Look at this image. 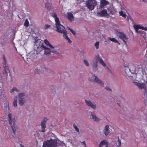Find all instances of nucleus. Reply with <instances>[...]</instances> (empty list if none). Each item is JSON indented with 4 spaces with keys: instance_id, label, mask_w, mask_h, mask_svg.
Wrapping results in <instances>:
<instances>
[{
    "instance_id": "13",
    "label": "nucleus",
    "mask_w": 147,
    "mask_h": 147,
    "mask_svg": "<svg viewBox=\"0 0 147 147\" xmlns=\"http://www.w3.org/2000/svg\"><path fill=\"white\" fill-rule=\"evenodd\" d=\"M109 126L108 125H106L104 129L103 132L104 134L106 136L110 132L109 129Z\"/></svg>"
},
{
    "instance_id": "8",
    "label": "nucleus",
    "mask_w": 147,
    "mask_h": 147,
    "mask_svg": "<svg viewBox=\"0 0 147 147\" xmlns=\"http://www.w3.org/2000/svg\"><path fill=\"white\" fill-rule=\"evenodd\" d=\"M85 102L87 105L90 107L94 109H95L96 108V105L95 104H93L90 100H85Z\"/></svg>"
},
{
    "instance_id": "44",
    "label": "nucleus",
    "mask_w": 147,
    "mask_h": 147,
    "mask_svg": "<svg viewBox=\"0 0 147 147\" xmlns=\"http://www.w3.org/2000/svg\"><path fill=\"white\" fill-rule=\"evenodd\" d=\"M3 87V83L1 82H0V90H1Z\"/></svg>"
},
{
    "instance_id": "34",
    "label": "nucleus",
    "mask_w": 147,
    "mask_h": 147,
    "mask_svg": "<svg viewBox=\"0 0 147 147\" xmlns=\"http://www.w3.org/2000/svg\"><path fill=\"white\" fill-rule=\"evenodd\" d=\"M97 63H94L92 66V67H93V68L94 69V68H96V69H96V70H97L96 69H97Z\"/></svg>"
},
{
    "instance_id": "35",
    "label": "nucleus",
    "mask_w": 147,
    "mask_h": 147,
    "mask_svg": "<svg viewBox=\"0 0 147 147\" xmlns=\"http://www.w3.org/2000/svg\"><path fill=\"white\" fill-rule=\"evenodd\" d=\"M95 47H96V49H98V47L99 46V42H96L94 45Z\"/></svg>"
},
{
    "instance_id": "40",
    "label": "nucleus",
    "mask_w": 147,
    "mask_h": 147,
    "mask_svg": "<svg viewBox=\"0 0 147 147\" xmlns=\"http://www.w3.org/2000/svg\"><path fill=\"white\" fill-rule=\"evenodd\" d=\"M140 29H141L143 30H144L145 31L147 30V28L146 27H144L143 26H140Z\"/></svg>"
},
{
    "instance_id": "12",
    "label": "nucleus",
    "mask_w": 147,
    "mask_h": 147,
    "mask_svg": "<svg viewBox=\"0 0 147 147\" xmlns=\"http://www.w3.org/2000/svg\"><path fill=\"white\" fill-rule=\"evenodd\" d=\"M109 3V2L108 1H106V0H101L100 5V7L102 8L104 6L108 4Z\"/></svg>"
},
{
    "instance_id": "50",
    "label": "nucleus",
    "mask_w": 147,
    "mask_h": 147,
    "mask_svg": "<svg viewBox=\"0 0 147 147\" xmlns=\"http://www.w3.org/2000/svg\"><path fill=\"white\" fill-rule=\"evenodd\" d=\"M61 113L60 112H59V111H58V113Z\"/></svg>"
},
{
    "instance_id": "51",
    "label": "nucleus",
    "mask_w": 147,
    "mask_h": 147,
    "mask_svg": "<svg viewBox=\"0 0 147 147\" xmlns=\"http://www.w3.org/2000/svg\"><path fill=\"white\" fill-rule=\"evenodd\" d=\"M105 147H108V145H107Z\"/></svg>"
},
{
    "instance_id": "7",
    "label": "nucleus",
    "mask_w": 147,
    "mask_h": 147,
    "mask_svg": "<svg viewBox=\"0 0 147 147\" xmlns=\"http://www.w3.org/2000/svg\"><path fill=\"white\" fill-rule=\"evenodd\" d=\"M117 35L119 38L122 40L124 44H126V41L128 39L127 36L122 32H118Z\"/></svg>"
},
{
    "instance_id": "21",
    "label": "nucleus",
    "mask_w": 147,
    "mask_h": 147,
    "mask_svg": "<svg viewBox=\"0 0 147 147\" xmlns=\"http://www.w3.org/2000/svg\"><path fill=\"white\" fill-rule=\"evenodd\" d=\"M108 38L113 42L115 43H118L119 45L120 44V43L118 42V41L115 38H111L109 37H108Z\"/></svg>"
},
{
    "instance_id": "22",
    "label": "nucleus",
    "mask_w": 147,
    "mask_h": 147,
    "mask_svg": "<svg viewBox=\"0 0 147 147\" xmlns=\"http://www.w3.org/2000/svg\"><path fill=\"white\" fill-rule=\"evenodd\" d=\"M44 42L50 48H53V46L49 43L47 40L45 39L44 40Z\"/></svg>"
},
{
    "instance_id": "25",
    "label": "nucleus",
    "mask_w": 147,
    "mask_h": 147,
    "mask_svg": "<svg viewBox=\"0 0 147 147\" xmlns=\"http://www.w3.org/2000/svg\"><path fill=\"white\" fill-rule=\"evenodd\" d=\"M120 16H122V17L125 18L126 17V15L125 13H124L122 11H121L119 12Z\"/></svg>"
},
{
    "instance_id": "4",
    "label": "nucleus",
    "mask_w": 147,
    "mask_h": 147,
    "mask_svg": "<svg viewBox=\"0 0 147 147\" xmlns=\"http://www.w3.org/2000/svg\"><path fill=\"white\" fill-rule=\"evenodd\" d=\"M97 4V2L96 0H87L85 3V5L91 11L94 9Z\"/></svg>"
},
{
    "instance_id": "45",
    "label": "nucleus",
    "mask_w": 147,
    "mask_h": 147,
    "mask_svg": "<svg viewBox=\"0 0 147 147\" xmlns=\"http://www.w3.org/2000/svg\"><path fill=\"white\" fill-rule=\"evenodd\" d=\"M105 89L108 91L110 90L111 91V90L110 89L109 87H106Z\"/></svg>"
},
{
    "instance_id": "11",
    "label": "nucleus",
    "mask_w": 147,
    "mask_h": 147,
    "mask_svg": "<svg viewBox=\"0 0 147 147\" xmlns=\"http://www.w3.org/2000/svg\"><path fill=\"white\" fill-rule=\"evenodd\" d=\"M98 14L101 17L106 16L108 15L107 11L106 9H104L102 11L98 12Z\"/></svg>"
},
{
    "instance_id": "43",
    "label": "nucleus",
    "mask_w": 147,
    "mask_h": 147,
    "mask_svg": "<svg viewBox=\"0 0 147 147\" xmlns=\"http://www.w3.org/2000/svg\"><path fill=\"white\" fill-rule=\"evenodd\" d=\"M81 143H82V144L83 145L85 146V147H87V146L86 145L85 142V141L81 142Z\"/></svg>"
},
{
    "instance_id": "33",
    "label": "nucleus",
    "mask_w": 147,
    "mask_h": 147,
    "mask_svg": "<svg viewBox=\"0 0 147 147\" xmlns=\"http://www.w3.org/2000/svg\"><path fill=\"white\" fill-rule=\"evenodd\" d=\"M48 120V119L46 117H44L42 120V121L41 123H45Z\"/></svg>"
},
{
    "instance_id": "16",
    "label": "nucleus",
    "mask_w": 147,
    "mask_h": 147,
    "mask_svg": "<svg viewBox=\"0 0 147 147\" xmlns=\"http://www.w3.org/2000/svg\"><path fill=\"white\" fill-rule=\"evenodd\" d=\"M90 113L92 117V119L94 121H99L100 120V119L98 118L95 115H93L92 112H90Z\"/></svg>"
},
{
    "instance_id": "20",
    "label": "nucleus",
    "mask_w": 147,
    "mask_h": 147,
    "mask_svg": "<svg viewBox=\"0 0 147 147\" xmlns=\"http://www.w3.org/2000/svg\"><path fill=\"white\" fill-rule=\"evenodd\" d=\"M41 131L42 132H44L45 131V128L46 127V125L45 123H41Z\"/></svg>"
},
{
    "instance_id": "26",
    "label": "nucleus",
    "mask_w": 147,
    "mask_h": 147,
    "mask_svg": "<svg viewBox=\"0 0 147 147\" xmlns=\"http://www.w3.org/2000/svg\"><path fill=\"white\" fill-rule=\"evenodd\" d=\"M136 85L140 88H144V87L142 86V84L136 82Z\"/></svg>"
},
{
    "instance_id": "1",
    "label": "nucleus",
    "mask_w": 147,
    "mask_h": 147,
    "mask_svg": "<svg viewBox=\"0 0 147 147\" xmlns=\"http://www.w3.org/2000/svg\"><path fill=\"white\" fill-rule=\"evenodd\" d=\"M12 115L9 113L8 115V118L9 124L11 126L12 130L9 131V136L11 138H14L16 137L15 132L16 129H17V125L16 124V121L14 118H12Z\"/></svg>"
},
{
    "instance_id": "37",
    "label": "nucleus",
    "mask_w": 147,
    "mask_h": 147,
    "mask_svg": "<svg viewBox=\"0 0 147 147\" xmlns=\"http://www.w3.org/2000/svg\"><path fill=\"white\" fill-rule=\"evenodd\" d=\"M70 32L74 35H75L76 33L72 29L69 28H68Z\"/></svg>"
},
{
    "instance_id": "54",
    "label": "nucleus",
    "mask_w": 147,
    "mask_h": 147,
    "mask_svg": "<svg viewBox=\"0 0 147 147\" xmlns=\"http://www.w3.org/2000/svg\"><path fill=\"white\" fill-rule=\"evenodd\" d=\"M46 1H48V0H45Z\"/></svg>"
},
{
    "instance_id": "49",
    "label": "nucleus",
    "mask_w": 147,
    "mask_h": 147,
    "mask_svg": "<svg viewBox=\"0 0 147 147\" xmlns=\"http://www.w3.org/2000/svg\"><path fill=\"white\" fill-rule=\"evenodd\" d=\"M127 20H129V18H127Z\"/></svg>"
},
{
    "instance_id": "39",
    "label": "nucleus",
    "mask_w": 147,
    "mask_h": 147,
    "mask_svg": "<svg viewBox=\"0 0 147 147\" xmlns=\"http://www.w3.org/2000/svg\"><path fill=\"white\" fill-rule=\"evenodd\" d=\"M84 62L86 66H89V63L86 60H84Z\"/></svg>"
},
{
    "instance_id": "47",
    "label": "nucleus",
    "mask_w": 147,
    "mask_h": 147,
    "mask_svg": "<svg viewBox=\"0 0 147 147\" xmlns=\"http://www.w3.org/2000/svg\"><path fill=\"white\" fill-rule=\"evenodd\" d=\"M139 32L140 33H139L140 34H141V33H142V31H139Z\"/></svg>"
},
{
    "instance_id": "9",
    "label": "nucleus",
    "mask_w": 147,
    "mask_h": 147,
    "mask_svg": "<svg viewBox=\"0 0 147 147\" xmlns=\"http://www.w3.org/2000/svg\"><path fill=\"white\" fill-rule=\"evenodd\" d=\"M67 14L68 20L70 22H72L74 20V16L73 14L71 12H67Z\"/></svg>"
},
{
    "instance_id": "28",
    "label": "nucleus",
    "mask_w": 147,
    "mask_h": 147,
    "mask_svg": "<svg viewBox=\"0 0 147 147\" xmlns=\"http://www.w3.org/2000/svg\"><path fill=\"white\" fill-rule=\"evenodd\" d=\"M59 30H61V32H59L58 31H57V32L59 33H62V30L63 29H65V28L64 27L63 25V27H61V26H59Z\"/></svg>"
},
{
    "instance_id": "3",
    "label": "nucleus",
    "mask_w": 147,
    "mask_h": 147,
    "mask_svg": "<svg viewBox=\"0 0 147 147\" xmlns=\"http://www.w3.org/2000/svg\"><path fill=\"white\" fill-rule=\"evenodd\" d=\"M57 141L55 139H51L44 142L43 147H57Z\"/></svg>"
},
{
    "instance_id": "17",
    "label": "nucleus",
    "mask_w": 147,
    "mask_h": 147,
    "mask_svg": "<svg viewBox=\"0 0 147 147\" xmlns=\"http://www.w3.org/2000/svg\"><path fill=\"white\" fill-rule=\"evenodd\" d=\"M134 28L137 33H140L138 31V30L140 28V26L138 25H134Z\"/></svg>"
},
{
    "instance_id": "31",
    "label": "nucleus",
    "mask_w": 147,
    "mask_h": 147,
    "mask_svg": "<svg viewBox=\"0 0 147 147\" xmlns=\"http://www.w3.org/2000/svg\"><path fill=\"white\" fill-rule=\"evenodd\" d=\"M73 127L75 129V130L78 132H79V130L75 124L73 125Z\"/></svg>"
},
{
    "instance_id": "30",
    "label": "nucleus",
    "mask_w": 147,
    "mask_h": 147,
    "mask_svg": "<svg viewBox=\"0 0 147 147\" xmlns=\"http://www.w3.org/2000/svg\"><path fill=\"white\" fill-rule=\"evenodd\" d=\"M51 51H50V49H49V50L46 49V51L45 52V55H48L50 54Z\"/></svg>"
},
{
    "instance_id": "18",
    "label": "nucleus",
    "mask_w": 147,
    "mask_h": 147,
    "mask_svg": "<svg viewBox=\"0 0 147 147\" xmlns=\"http://www.w3.org/2000/svg\"><path fill=\"white\" fill-rule=\"evenodd\" d=\"M98 57L100 63L103 66H106L104 62L102 59L99 57V55H98Z\"/></svg>"
},
{
    "instance_id": "19",
    "label": "nucleus",
    "mask_w": 147,
    "mask_h": 147,
    "mask_svg": "<svg viewBox=\"0 0 147 147\" xmlns=\"http://www.w3.org/2000/svg\"><path fill=\"white\" fill-rule=\"evenodd\" d=\"M62 31V33H63V37L64 38L66 39L67 37H68L67 35V32L65 29H63Z\"/></svg>"
},
{
    "instance_id": "27",
    "label": "nucleus",
    "mask_w": 147,
    "mask_h": 147,
    "mask_svg": "<svg viewBox=\"0 0 147 147\" xmlns=\"http://www.w3.org/2000/svg\"><path fill=\"white\" fill-rule=\"evenodd\" d=\"M29 22L28 21V20L26 19L24 24V25L26 27H28L29 26Z\"/></svg>"
},
{
    "instance_id": "32",
    "label": "nucleus",
    "mask_w": 147,
    "mask_h": 147,
    "mask_svg": "<svg viewBox=\"0 0 147 147\" xmlns=\"http://www.w3.org/2000/svg\"><path fill=\"white\" fill-rule=\"evenodd\" d=\"M51 27V26L50 25H49L48 24H45V25L44 29V30H46L48 28H50Z\"/></svg>"
},
{
    "instance_id": "42",
    "label": "nucleus",
    "mask_w": 147,
    "mask_h": 147,
    "mask_svg": "<svg viewBox=\"0 0 147 147\" xmlns=\"http://www.w3.org/2000/svg\"><path fill=\"white\" fill-rule=\"evenodd\" d=\"M66 39L67 40V41L70 44L72 42V41L68 37H67Z\"/></svg>"
},
{
    "instance_id": "10",
    "label": "nucleus",
    "mask_w": 147,
    "mask_h": 147,
    "mask_svg": "<svg viewBox=\"0 0 147 147\" xmlns=\"http://www.w3.org/2000/svg\"><path fill=\"white\" fill-rule=\"evenodd\" d=\"M94 76L95 77V78L94 79V80L95 82L100 84V86H103V83L96 76L94 75Z\"/></svg>"
},
{
    "instance_id": "36",
    "label": "nucleus",
    "mask_w": 147,
    "mask_h": 147,
    "mask_svg": "<svg viewBox=\"0 0 147 147\" xmlns=\"http://www.w3.org/2000/svg\"><path fill=\"white\" fill-rule=\"evenodd\" d=\"M17 100H14L13 101V105L15 107H17Z\"/></svg>"
},
{
    "instance_id": "29",
    "label": "nucleus",
    "mask_w": 147,
    "mask_h": 147,
    "mask_svg": "<svg viewBox=\"0 0 147 147\" xmlns=\"http://www.w3.org/2000/svg\"><path fill=\"white\" fill-rule=\"evenodd\" d=\"M59 30H61V32H59L58 31H57V32L59 33H62V30L63 29H65V28L64 27L63 25V27H61V26H59Z\"/></svg>"
},
{
    "instance_id": "38",
    "label": "nucleus",
    "mask_w": 147,
    "mask_h": 147,
    "mask_svg": "<svg viewBox=\"0 0 147 147\" xmlns=\"http://www.w3.org/2000/svg\"><path fill=\"white\" fill-rule=\"evenodd\" d=\"M118 144H117V146H118L119 147L120 146L121 144V140L119 139V138L118 139Z\"/></svg>"
},
{
    "instance_id": "23",
    "label": "nucleus",
    "mask_w": 147,
    "mask_h": 147,
    "mask_svg": "<svg viewBox=\"0 0 147 147\" xmlns=\"http://www.w3.org/2000/svg\"><path fill=\"white\" fill-rule=\"evenodd\" d=\"M46 8L47 10H50L51 9V5L48 3H46L45 4Z\"/></svg>"
},
{
    "instance_id": "14",
    "label": "nucleus",
    "mask_w": 147,
    "mask_h": 147,
    "mask_svg": "<svg viewBox=\"0 0 147 147\" xmlns=\"http://www.w3.org/2000/svg\"><path fill=\"white\" fill-rule=\"evenodd\" d=\"M51 48L53 49H52V50L51 51V52L56 54L59 53V49L58 47H53V48Z\"/></svg>"
},
{
    "instance_id": "53",
    "label": "nucleus",
    "mask_w": 147,
    "mask_h": 147,
    "mask_svg": "<svg viewBox=\"0 0 147 147\" xmlns=\"http://www.w3.org/2000/svg\"><path fill=\"white\" fill-rule=\"evenodd\" d=\"M107 67V69H109V68H108Z\"/></svg>"
},
{
    "instance_id": "15",
    "label": "nucleus",
    "mask_w": 147,
    "mask_h": 147,
    "mask_svg": "<svg viewBox=\"0 0 147 147\" xmlns=\"http://www.w3.org/2000/svg\"><path fill=\"white\" fill-rule=\"evenodd\" d=\"M106 145V146L107 145H108L107 142V141L105 140H104L100 142L99 145V147H101L103 145Z\"/></svg>"
},
{
    "instance_id": "41",
    "label": "nucleus",
    "mask_w": 147,
    "mask_h": 147,
    "mask_svg": "<svg viewBox=\"0 0 147 147\" xmlns=\"http://www.w3.org/2000/svg\"><path fill=\"white\" fill-rule=\"evenodd\" d=\"M41 47L42 48H44V49H45L46 50V49H47V50H49V48H47L45 46H44V45H41Z\"/></svg>"
},
{
    "instance_id": "52",
    "label": "nucleus",
    "mask_w": 147,
    "mask_h": 147,
    "mask_svg": "<svg viewBox=\"0 0 147 147\" xmlns=\"http://www.w3.org/2000/svg\"><path fill=\"white\" fill-rule=\"evenodd\" d=\"M125 66V67H127V66Z\"/></svg>"
},
{
    "instance_id": "24",
    "label": "nucleus",
    "mask_w": 147,
    "mask_h": 147,
    "mask_svg": "<svg viewBox=\"0 0 147 147\" xmlns=\"http://www.w3.org/2000/svg\"><path fill=\"white\" fill-rule=\"evenodd\" d=\"M14 91H16V92H19V90L18 89L14 87L12 89L10 90V92L12 93Z\"/></svg>"
},
{
    "instance_id": "2",
    "label": "nucleus",
    "mask_w": 147,
    "mask_h": 147,
    "mask_svg": "<svg viewBox=\"0 0 147 147\" xmlns=\"http://www.w3.org/2000/svg\"><path fill=\"white\" fill-rule=\"evenodd\" d=\"M2 58L3 59V62L2 63L3 66L4 68L3 74L6 76L7 77L9 75H10V70L9 69L8 65L7 63V60L5 58V56L4 55H3Z\"/></svg>"
},
{
    "instance_id": "6",
    "label": "nucleus",
    "mask_w": 147,
    "mask_h": 147,
    "mask_svg": "<svg viewBox=\"0 0 147 147\" xmlns=\"http://www.w3.org/2000/svg\"><path fill=\"white\" fill-rule=\"evenodd\" d=\"M25 96V94L23 93H21L18 95L19 104L20 105H23L26 101V100Z\"/></svg>"
},
{
    "instance_id": "48",
    "label": "nucleus",
    "mask_w": 147,
    "mask_h": 147,
    "mask_svg": "<svg viewBox=\"0 0 147 147\" xmlns=\"http://www.w3.org/2000/svg\"><path fill=\"white\" fill-rule=\"evenodd\" d=\"M20 145L21 146V147H24L21 144H20Z\"/></svg>"
},
{
    "instance_id": "46",
    "label": "nucleus",
    "mask_w": 147,
    "mask_h": 147,
    "mask_svg": "<svg viewBox=\"0 0 147 147\" xmlns=\"http://www.w3.org/2000/svg\"><path fill=\"white\" fill-rule=\"evenodd\" d=\"M36 70H38V69H35V73H37V72H38V71H36Z\"/></svg>"
},
{
    "instance_id": "5",
    "label": "nucleus",
    "mask_w": 147,
    "mask_h": 147,
    "mask_svg": "<svg viewBox=\"0 0 147 147\" xmlns=\"http://www.w3.org/2000/svg\"><path fill=\"white\" fill-rule=\"evenodd\" d=\"M50 15L55 19L56 26L57 28L56 31L60 32L61 30L59 29V26L63 27V25L61 24L60 23L59 18L57 17L56 13L53 12L51 13H50Z\"/></svg>"
}]
</instances>
